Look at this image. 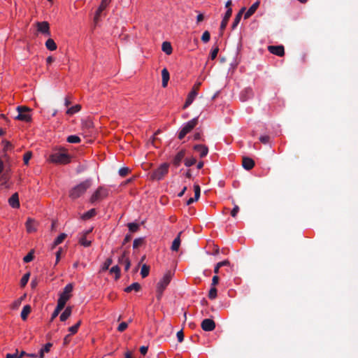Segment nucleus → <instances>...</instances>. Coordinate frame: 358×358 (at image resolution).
Wrapping results in <instances>:
<instances>
[{"instance_id": "f257e3e1", "label": "nucleus", "mask_w": 358, "mask_h": 358, "mask_svg": "<svg viewBox=\"0 0 358 358\" xmlns=\"http://www.w3.org/2000/svg\"><path fill=\"white\" fill-rule=\"evenodd\" d=\"M91 180L87 179L86 180L73 187L69 192V196L72 199H76L79 198L80 196L85 194L87 189L91 187Z\"/></svg>"}, {"instance_id": "f03ea898", "label": "nucleus", "mask_w": 358, "mask_h": 358, "mask_svg": "<svg viewBox=\"0 0 358 358\" xmlns=\"http://www.w3.org/2000/svg\"><path fill=\"white\" fill-rule=\"evenodd\" d=\"M50 159L52 162L59 164H66L71 162V156L64 149L55 151Z\"/></svg>"}, {"instance_id": "7ed1b4c3", "label": "nucleus", "mask_w": 358, "mask_h": 358, "mask_svg": "<svg viewBox=\"0 0 358 358\" xmlns=\"http://www.w3.org/2000/svg\"><path fill=\"white\" fill-rule=\"evenodd\" d=\"M169 164L164 163L150 174V178L154 180H161L168 173Z\"/></svg>"}, {"instance_id": "20e7f679", "label": "nucleus", "mask_w": 358, "mask_h": 358, "mask_svg": "<svg viewBox=\"0 0 358 358\" xmlns=\"http://www.w3.org/2000/svg\"><path fill=\"white\" fill-rule=\"evenodd\" d=\"M18 114L15 117V119L29 122L31 120V109L27 106H19L17 107Z\"/></svg>"}, {"instance_id": "39448f33", "label": "nucleus", "mask_w": 358, "mask_h": 358, "mask_svg": "<svg viewBox=\"0 0 358 358\" xmlns=\"http://www.w3.org/2000/svg\"><path fill=\"white\" fill-rule=\"evenodd\" d=\"M108 189L103 187H99L92 195L90 201L92 203H95L108 196Z\"/></svg>"}, {"instance_id": "423d86ee", "label": "nucleus", "mask_w": 358, "mask_h": 358, "mask_svg": "<svg viewBox=\"0 0 358 358\" xmlns=\"http://www.w3.org/2000/svg\"><path fill=\"white\" fill-rule=\"evenodd\" d=\"M201 85V82H197L194 84L191 92L189 93V94L187 96V98L186 101L183 106L184 108H187L190 104H192L194 99L198 94V91L199 90Z\"/></svg>"}, {"instance_id": "0eeeda50", "label": "nucleus", "mask_w": 358, "mask_h": 358, "mask_svg": "<svg viewBox=\"0 0 358 358\" xmlns=\"http://www.w3.org/2000/svg\"><path fill=\"white\" fill-rule=\"evenodd\" d=\"M73 291V285L69 283L65 286L63 292L60 294L59 297L58 299L59 301H64V304L66 305V301L71 297V293Z\"/></svg>"}, {"instance_id": "6e6552de", "label": "nucleus", "mask_w": 358, "mask_h": 358, "mask_svg": "<svg viewBox=\"0 0 358 358\" xmlns=\"http://www.w3.org/2000/svg\"><path fill=\"white\" fill-rule=\"evenodd\" d=\"M172 276V272L170 271H167L163 276L162 279L157 283V287L164 290L170 283Z\"/></svg>"}, {"instance_id": "1a4fd4ad", "label": "nucleus", "mask_w": 358, "mask_h": 358, "mask_svg": "<svg viewBox=\"0 0 358 358\" xmlns=\"http://www.w3.org/2000/svg\"><path fill=\"white\" fill-rule=\"evenodd\" d=\"M110 1L111 0H101V4L96 10L94 17V22L95 24L98 23L102 11L105 10Z\"/></svg>"}, {"instance_id": "9d476101", "label": "nucleus", "mask_w": 358, "mask_h": 358, "mask_svg": "<svg viewBox=\"0 0 358 358\" xmlns=\"http://www.w3.org/2000/svg\"><path fill=\"white\" fill-rule=\"evenodd\" d=\"M36 24L38 31L41 32L44 35L50 36V25L48 22H37Z\"/></svg>"}, {"instance_id": "9b49d317", "label": "nucleus", "mask_w": 358, "mask_h": 358, "mask_svg": "<svg viewBox=\"0 0 358 358\" xmlns=\"http://www.w3.org/2000/svg\"><path fill=\"white\" fill-rule=\"evenodd\" d=\"M201 327L205 331H212L215 329V322L212 319H204L201 322Z\"/></svg>"}, {"instance_id": "f8f14e48", "label": "nucleus", "mask_w": 358, "mask_h": 358, "mask_svg": "<svg viewBox=\"0 0 358 358\" xmlns=\"http://www.w3.org/2000/svg\"><path fill=\"white\" fill-rule=\"evenodd\" d=\"M268 50L271 53L279 57L285 55V49L282 45H269Z\"/></svg>"}, {"instance_id": "ddd939ff", "label": "nucleus", "mask_w": 358, "mask_h": 358, "mask_svg": "<svg viewBox=\"0 0 358 358\" xmlns=\"http://www.w3.org/2000/svg\"><path fill=\"white\" fill-rule=\"evenodd\" d=\"M194 197H193V198L191 197L187 201V202H186L187 206L191 205L194 201H197L200 197L201 189H200V187L199 185H194Z\"/></svg>"}, {"instance_id": "4468645a", "label": "nucleus", "mask_w": 358, "mask_h": 358, "mask_svg": "<svg viewBox=\"0 0 358 358\" xmlns=\"http://www.w3.org/2000/svg\"><path fill=\"white\" fill-rule=\"evenodd\" d=\"M185 155V150H180L176 155V156L173 157V161H172L173 164L176 167L179 166L182 160L184 159Z\"/></svg>"}, {"instance_id": "2eb2a0df", "label": "nucleus", "mask_w": 358, "mask_h": 358, "mask_svg": "<svg viewBox=\"0 0 358 358\" xmlns=\"http://www.w3.org/2000/svg\"><path fill=\"white\" fill-rule=\"evenodd\" d=\"M198 123V117L193 118L182 128V130L185 131L187 134L190 132L197 124Z\"/></svg>"}, {"instance_id": "dca6fc26", "label": "nucleus", "mask_w": 358, "mask_h": 358, "mask_svg": "<svg viewBox=\"0 0 358 358\" xmlns=\"http://www.w3.org/2000/svg\"><path fill=\"white\" fill-rule=\"evenodd\" d=\"M194 150L199 153L201 158L205 157L208 152V147L201 144L195 145L194 146Z\"/></svg>"}, {"instance_id": "f3484780", "label": "nucleus", "mask_w": 358, "mask_h": 358, "mask_svg": "<svg viewBox=\"0 0 358 358\" xmlns=\"http://www.w3.org/2000/svg\"><path fill=\"white\" fill-rule=\"evenodd\" d=\"M231 14H232V9H231V8H229V9L227 10L225 15L221 22L220 28L221 31H222L226 28L228 21H229L230 17L231 16Z\"/></svg>"}, {"instance_id": "a211bd4d", "label": "nucleus", "mask_w": 358, "mask_h": 358, "mask_svg": "<svg viewBox=\"0 0 358 358\" xmlns=\"http://www.w3.org/2000/svg\"><path fill=\"white\" fill-rule=\"evenodd\" d=\"M253 96L252 90L250 87L243 90L240 94V99L242 101H245Z\"/></svg>"}, {"instance_id": "6ab92c4d", "label": "nucleus", "mask_w": 358, "mask_h": 358, "mask_svg": "<svg viewBox=\"0 0 358 358\" xmlns=\"http://www.w3.org/2000/svg\"><path fill=\"white\" fill-rule=\"evenodd\" d=\"M242 166L245 169L249 171L254 167L255 162L252 158L243 157L242 159Z\"/></svg>"}, {"instance_id": "aec40b11", "label": "nucleus", "mask_w": 358, "mask_h": 358, "mask_svg": "<svg viewBox=\"0 0 358 358\" xmlns=\"http://www.w3.org/2000/svg\"><path fill=\"white\" fill-rule=\"evenodd\" d=\"M260 2L259 1L254 3L249 9L244 14V19H248L250 16H252L259 6Z\"/></svg>"}, {"instance_id": "412c9836", "label": "nucleus", "mask_w": 358, "mask_h": 358, "mask_svg": "<svg viewBox=\"0 0 358 358\" xmlns=\"http://www.w3.org/2000/svg\"><path fill=\"white\" fill-rule=\"evenodd\" d=\"M8 203H9V205L14 208H17L20 207L19 196H18V194L17 192L14 193L10 196V198L8 199Z\"/></svg>"}, {"instance_id": "4be33fe9", "label": "nucleus", "mask_w": 358, "mask_h": 358, "mask_svg": "<svg viewBox=\"0 0 358 358\" xmlns=\"http://www.w3.org/2000/svg\"><path fill=\"white\" fill-rule=\"evenodd\" d=\"M65 305L64 304V301H57V305L53 311L52 316H51V321H52L56 317L58 316L61 310L64 308Z\"/></svg>"}, {"instance_id": "5701e85b", "label": "nucleus", "mask_w": 358, "mask_h": 358, "mask_svg": "<svg viewBox=\"0 0 358 358\" xmlns=\"http://www.w3.org/2000/svg\"><path fill=\"white\" fill-rule=\"evenodd\" d=\"M2 144L3 145V157L4 158H7V154H6V152L8 151V150H11L13 149V145L11 144V143L10 141H8L6 140H3L2 141Z\"/></svg>"}, {"instance_id": "b1692460", "label": "nucleus", "mask_w": 358, "mask_h": 358, "mask_svg": "<svg viewBox=\"0 0 358 358\" xmlns=\"http://www.w3.org/2000/svg\"><path fill=\"white\" fill-rule=\"evenodd\" d=\"M162 87H166L168 85V82L169 80V71L164 68L162 71Z\"/></svg>"}, {"instance_id": "393cba45", "label": "nucleus", "mask_w": 358, "mask_h": 358, "mask_svg": "<svg viewBox=\"0 0 358 358\" xmlns=\"http://www.w3.org/2000/svg\"><path fill=\"white\" fill-rule=\"evenodd\" d=\"M27 231L29 233L34 232L36 230L35 227V222L31 218L29 217L26 222Z\"/></svg>"}, {"instance_id": "a878e982", "label": "nucleus", "mask_w": 358, "mask_h": 358, "mask_svg": "<svg viewBox=\"0 0 358 358\" xmlns=\"http://www.w3.org/2000/svg\"><path fill=\"white\" fill-rule=\"evenodd\" d=\"M182 232L180 231L178 236L173 240L172 245H171V250L174 252H177L179 250L180 245V234Z\"/></svg>"}, {"instance_id": "bb28decb", "label": "nucleus", "mask_w": 358, "mask_h": 358, "mask_svg": "<svg viewBox=\"0 0 358 358\" xmlns=\"http://www.w3.org/2000/svg\"><path fill=\"white\" fill-rule=\"evenodd\" d=\"M72 308L71 306H68L66 308L64 311L61 314L59 319L62 322L66 321L71 315Z\"/></svg>"}, {"instance_id": "cd10ccee", "label": "nucleus", "mask_w": 358, "mask_h": 358, "mask_svg": "<svg viewBox=\"0 0 358 358\" xmlns=\"http://www.w3.org/2000/svg\"><path fill=\"white\" fill-rule=\"evenodd\" d=\"M92 231V229H90L88 231H86L83 235L82 236V237L80 238L79 240V243L85 246V247H89L90 245H91V241H88L87 240L86 238V235L88 234L89 233H90Z\"/></svg>"}, {"instance_id": "c85d7f7f", "label": "nucleus", "mask_w": 358, "mask_h": 358, "mask_svg": "<svg viewBox=\"0 0 358 358\" xmlns=\"http://www.w3.org/2000/svg\"><path fill=\"white\" fill-rule=\"evenodd\" d=\"M31 312V306L29 305H26L23 307L22 312H21V318L22 320H26L27 318L28 315Z\"/></svg>"}, {"instance_id": "c756f323", "label": "nucleus", "mask_w": 358, "mask_h": 358, "mask_svg": "<svg viewBox=\"0 0 358 358\" xmlns=\"http://www.w3.org/2000/svg\"><path fill=\"white\" fill-rule=\"evenodd\" d=\"M141 289V285L138 282H134L129 286L127 287L124 289V292H131L132 290H135L136 292H138Z\"/></svg>"}, {"instance_id": "7c9ffc66", "label": "nucleus", "mask_w": 358, "mask_h": 358, "mask_svg": "<svg viewBox=\"0 0 358 358\" xmlns=\"http://www.w3.org/2000/svg\"><path fill=\"white\" fill-rule=\"evenodd\" d=\"M162 49L166 55H171L172 52V47L169 42L164 41L162 43Z\"/></svg>"}, {"instance_id": "2f4dec72", "label": "nucleus", "mask_w": 358, "mask_h": 358, "mask_svg": "<svg viewBox=\"0 0 358 358\" xmlns=\"http://www.w3.org/2000/svg\"><path fill=\"white\" fill-rule=\"evenodd\" d=\"M45 47L49 50L53 51L57 49V45L53 39L48 38L45 42Z\"/></svg>"}, {"instance_id": "473e14b6", "label": "nucleus", "mask_w": 358, "mask_h": 358, "mask_svg": "<svg viewBox=\"0 0 358 358\" xmlns=\"http://www.w3.org/2000/svg\"><path fill=\"white\" fill-rule=\"evenodd\" d=\"M81 109V106L80 104H76L71 108H69L66 110V114L69 115H72L78 112H79Z\"/></svg>"}, {"instance_id": "72a5a7b5", "label": "nucleus", "mask_w": 358, "mask_h": 358, "mask_svg": "<svg viewBox=\"0 0 358 358\" xmlns=\"http://www.w3.org/2000/svg\"><path fill=\"white\" fill-rule=\"evenodd\" d=\"M96 214V210L94 208H92V209H90V210H88L87 212H86L85 213H84L82 215V218L83 220H88V219H90L92 217L95 216Z\"/></svg>"}, {"instance_id": "f704fd0d", "label": "nucleus", "mask_w": 358, "mask_h": 358, "mask_svg": "<svg viewBox=\"0 0 358 358\" xmlns=\"http://www.w3.org/2000/svg\"><path fill=\"white\" fill-rule=\"evenodd\" d=\"M82 127L84 130H90L93 127V123L90 120H83L82 122Z\"/></svg>"}, {"instance_id": "c9c22d12", "label": "nucleus", "mask_w": 358, "mask_h": 358, "mask_svg": "<svg viewBox=\"0 0 358 358\" xmlns=\"http://www.w3.org/2000/svg\"><path fill=\"white\" fill-rule=\"evenodd\" d=\"M110 273L115 274V280H118L120 278V268L118 266H114L110 269Z\"/></svg>"}, {"instance_id": "e433bc0d", "label": "nucleus", "mask_w": 358, "mask_h": 358, "mask_svg": "<svg viewBox=\"0 0 358 358\" xmlns=\"http://www.w3.org/2000/svg\"><path fill=\"white\" fill-rule=\"evenodd\" d=\"M81 320H79L75 325L69 328V331L71 333L70 335L75 334L78 332V330L81 324Z\"/></svg>"}, {"instance_id": "4c0bfd02", "label": "nucleus", "mask_w": 358, "mask_h": 358, "mask_svg": "<svg viewBox=\"0 0 358 358\" xmlns=\"http://www.w3.org/2000/svg\"><path fill=\"white\" fill-rule=\"evenodd\" d=\"M150 266L143 264L141 267V275L143 278H146L149 275Z\"/></svg>"}, {"instance_id": "58836bf2", "label": "nucleus", "mask_w": 358, "mask_h": 358, "mask_svg": "<svg viewBox=\"0 0 358 358\" xmlns=\"http://www.w3.org/2000/svg\"><path fill=\"white\" fill-rule=\"evenodd\" d=\"M66 234L64 233L61 234L54 241L53 247L57 246V245L62 243L63 241L66 238Z\"/></svg>"}, {"instance_id": "ea45409f", "label": "nucleus", "mask_w": 358, "mask_h": 358, "mask_svg": "<svg viewBox=\"0 0 358 358\" xmlns=\"http://www.w3.org/2000/svg\"><path fill=\"white\" fill-rule=\"evenodd\" d=\"M80 141V137L76 135H71L67 138V141L70 143H78Z\"/></svg>"}, {"instance_id": "a19ab883", "label": "nucleus", "mask_w": 358, "mask_h": 358, "mask_svg": "<svg viewBox=\"0 0 358 358\" xmlns=\"http://www.w3.org/2000/svg\"><path fill=\"white\" fill-rule=\"evenodd\" d=\"M34 250H31L24 258H23V261L24 263H29L30 262H31L33 259H34Z\"/></svg>"}, {"instance_id": "79ce46f5", "label": "nucleus", "mask_w": 358, "mask_h": 358, "mask_svg": "<svg viewBox=\"0 0 358 358\" xmlns=\"http://www.w3.org/2000/svg\"><path fill=\"white\" fill-rule=\"evenodd\" d=\"M127 227L129 228V230L130 231V232H136L139 229V225L136 223H134V222H131V223H129L127 224Z\"/></svg>"}, {"instance_id": "37998d69", "label": "nucleus", "mask_w": 358, "mask_h": 358, "mask_svg": "<svg viewBox=\"0 0 358 358\" xmlns=\"http://www.w3.org/2000/svg\"><path fill=\"white\" fill-rule=\"evenodd\" d=\"M29 276H30L29 273H27L22 276V278H21V280H20L21 287H24L27 284L29 279Z\"/></svg>"}, {"instance_id": "c03bdc74", "label": "nucleus", "mask_w": 358, "mask_h": 358, "mask_svg": "<svg viewBox=\"0 0 358 358\" xmlns=\"http://www.w3.org/2000/svg\"><path fill=\"white\" fill-rule=\"evenodd\" d=\"M217 289L214 287H212L208 293V298L211 300L215 299L217 297Z\"/></svg>"}, {"instance_id": "a18cd8bd", "label": "nucleus", "mask_w": 358, "mask_h": 358, "mask_svg": "<svg viewBox=\"0 0 358 358\" xmlns=\"http://www.w3.org/2000/svg\"><path fill=\"white\" fill-rule=\"evenodd\" d=\"M113 263V259L112 257H108L104 262L103 266H102V271H106L109 268V266L112 264Z\"/></svg>"}, {"instance_id": "49530a36", "label": "nucleus", "mask_w": 358, "mask_h": 358, "mask_svg": "<svg viewBox=\"0 0 358 358\" xmlns=\"http://www.w3.org/2000/svg\"><path fill=\"white\" fill-rule=\"evenodd\" d=\"M144 242L143 238H136L133 242V248L134 249L138 248L141 246Z\"/></svg>"}, {"instance_id": "de8ad7c7", "label": "nucleus", "mask_w": 358, "mask_h": 358, "mask_svg": "<svg viewBox=\"0 0 358 358\" xmlns=\"http://www.w3.org/2000/svg\"><path fill=\"white\" fill-rule=\"evenodd\" d=\"M210 34L208 31H205L201 36V41L203 43H208L210 41Z\"/></svg>"}, {"instance_id": "09e8293b", "label": "nucleus", "mask_w": 358, "mask_h": 358, "mask_svg": "<svg viewBox=\"0 0 358 358\" xmlns=\"http://www.w3.org/2000/svg\"><path fill=\"white\" fill-rule=\"evenodd\" d=\"M241 20V17H240V14H237L234 20V22L231 25V29H235L238 24H239Z\"/></svg>"}, {"instance_id": "8fccbe9b", "label": "nucleus", "mask_w": 358, "mask_h": 358, "mask_svg": "<svg viewBox=\"0 0 358 358\" xmlns=\"http://www.w3.org/2000/svg\"><path fill=\"white\" fill-rule=\"evenodd\" d=\"M130 172V169L128 167H122L119 170V174L122 177L126 176Z\"/></svg>"}, {"instance_id": "3c124183", "label": "nucleus", "mask_w": 358, "mask_h": 358, "mask_svg": "<svg viewBox=\"0 0 358 358\" xmlns=\"http://www.w3.org/2000/svg\"><path fill=\"white\" fill-rule=\"evenodd\" d=\"M128 251H124L122 255L118 258V263L123 264L125 262L126 257H128Z\"/></svg>"}, {"instance_id": "603ef678", "label": "nucleus", "mask_w": 358, "mask_h": 358, "mask_svg": "<svg viewBox=\"0 0 358 358\" xmlns=\"http://www.w3.org/2000/svg\"><path fill=\"white\" fill-rule=\"evenodd\" d=\"M219 52V48L218 46H215L210 52V57L211 59H215L217 55V53Z\"/></svg>"}, {"instance_id": "864d4df0", "label": "nucleus", "mask_w": 358, "mask_h": 358, "mask_svg": "<svg viewBox=\"0 0 358 358\" xmlns=\"http://www.w3.org/2000/svg\"><path fill=\"white\" fill-rule=\"evenodd\" d=\"M32 154L31 152H27L24 155L23 160L24 164L27 165L29 159L31 158Z\"/></svg>"}, {"instance_id": "5fc2aeb1", "label": "nucleus", "mask_w": 358, "mask_h": 358, "mask_svg": "<svg viewBox=\"0 0 358 358\" xmlns=\"http://www.w3.org/2000/svg\"><path fill=\"white\" fill-rule=\"evenodd\" d=\"M195 163H196V159L194 157H192L190 159H186L185 160V165L188 167L194 165Z\"/></svg>"}, {"instance_id": "6e6d98bb", "label": "nucleus", "mask_w": 358, "mask_h": 358, "mask_svg": "<svg viewBox=\"0 0 358 358\" xmlns=\"http://www.w3.org/2000/svg\"><path fill=\"white\" fill-rule=\"evenodd\" d=\"M128 327V324L127 322H122L119 324L118 327H117V331H119L120 332H122L124 331Z\"/></svg>"}, {"instance_id": "4d7b16f0", "label": "nucleus", "mask_w": 358, "mask_h": 358, "mask_svg": "<svg viewBox=\"0 0 358 358\" xmlns=\"http://www.w3.org/2000/svg\"><path fill=\"white\" fill-rule=\"evenodd\" d=\"M270 137L268 136H262L259 137V141L263 144H267L269 142Z\"/></svg>"}, {"instance_id": "13d9d810", "label": "nucleus", "mask_w": 358, "mask_h": 358, "mask_svg": "<svg viewBox=\"0 0 358 358\" xmlns=\"http://www.w3.org/2000/svg\"><path fill=\"white\" fill-rule=\"evenodd\" d=\"M52 344L51 343H46L41 350L44 352H48L50 350Z\"/></svg>"}, {"instance_id": "bf43d9fd", "label": "nucleus", "mask_w": 358, "mask_h": 358, "mask_svg": "<svg viewBox=\"0 0 358 358\" xmlns=\"http://www.w3.org/2000/svg\"><path fill=\"white\" fill-rule=\"evenodd\" d=\"M239 211V207L237 205H235L234 208L231 211V215L233 217H235Z\"/></svg>"}, {"instance_id": "052dcab7", "label": "nucleus", "mask_w": 358, "mask_h": 358, "mask_svg": "<svg viewBox=\"0 0 358 358\" xmlns=\"http://www.w3.org/2000/svg\"><path fill=\"white\" fill-rule=\"evenodd\" d=\"M10 169L9 168L6 169L5 173H3L1 176V178L5 180V182L7 180H8V175L10 173Z\"/></svg>"}, {"instance_id": "680f3d73", "label": "nucleus", "mask_w": 358, "mask_h": 358, "mask_svg": "<svg viewBox=\"0 0 358 358\" xmlns=\"http://www.w3.org/2000/svg\"><path fill=\"white\" fill-rule=\"evenodd\" d=\"M177 338H178V342L181 343L182 341H183V340H184V334H183L182 330H180L179 331H178V333H177Z\"/></svg>"}, {"instance_id": "e2e57ef3", "label": "nucleus", "mask_w": 358, "mask_h": 358, "mask_svg": "<svg viewBox=\"0 0 358 358\" xmlns=\"http://www.w3.org/2000/svg\"><path fill=\"white\" fill-rule=\"evenodd\" d=\"M164 290L157 287V295L156 297L158 301H160Z\"/></svg>"}, {"instance_id": "0e129e2a", "label": "nucleus", "mask_w": 358, "mask_h": 358, "mask_svg": "<svg viewBox=\"0 0 358 358\" xmlns=\"http://www.w3.org/2000/svg\"><path fill=\"white\" fill-rule=\"evenodd\" d=\"M219 282V277L215 275L213 277L211 286L215 287V285Z\"/></svg>"}, {"instance_id": "69168bd1", "label": "nucleus", "mask_w": 358, "mask_h": 358, "mask_svg": "<svg viewBox=\"0 0 358 358\" xmlns=\"http://www.w3.org/2000/svg\"><path fill=\"white\" fill-rule=\"evenodd\" d=\"M124 263L125 264L124 270L126 271H127L129 269L130 266H131V262H130V260H129V257H126L125 262Z\"/></svg>"}, {"instance_id": "338daca9", "label": "nucleus", "mask_w": 358, "mask_h": 358, "mask_svg": "<svg viewBox=\"0 0 358 358\" xmlns=\"http://www.w3.org/2000/svg\"><path fill=\"white\" fill-rule=\"evenodd\" d=\"M148 347H147V346H141L140 348V352L143 355H145L148 352Z\"/></svg>"}, {"instance_id": "774afa93", "label": "nucleus", "mask_w": 358, "mask_h": 358, "mask_svg": "<svg viewBox=\"0 0 358 358\" xmlns=\"http://www.w3.org/2000/svg\"><path fill=\"white\" fill-rule=\"evenodd\" d=\"M220 267L224 266H228L230 264V262L228 260H224L222 262H218L217 264Z\"/></svg>"}]
</instances>
